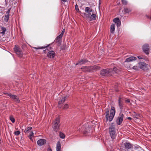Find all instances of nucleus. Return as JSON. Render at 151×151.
I'll list each match as a JSON object with an SVG mask.
<instances>
[{"label": "nucleus", "mask_w": 151, "mask_h": 151, "mask_svg": "<svg viewBox=\"0 0 151 151\" xmlns=\"http://www.w3.org/2000/svg\"><path fill=\"white\" fill-rule=\"evenodd\" d=\"M7 96L10 97V98L13 99L17 103H19L20 102L19 98L15 95L11 94V93H7Z\"/></svg>", "instance_id": "12"}, {"label": "nucleus", "mask_w": 151, "mask_h": 151, "mask_svg": "<svg viewBox=\"0 0 151 151\" xmlns=\"http://www.w3.org/2000/svg\"><path fill=\"white\" fill-rule=\"evenodd\" d=\"M60 136L62 139L64 138L65 137V134L61 132H60Z\"/></svg>", "instance_id": "32"}, {"label": "nucleus", "mask_w": 151, "mask_h": 151, "mask_svg": "<svg viewBox=\"0 0 151 151\" xmlns=\"http://www.w3.org/2000/svg\"><path fill=\"white\" fill-rule=\"evenodd\" d=\"M3 13L2 12H0V21H1L2 18H3Z\"/></svg>", "instance_id": "38"}, {"label": "nucleus", "mask_w": 151, "mask_h": 151, "mask_svg": "<svg viewBox=\"0 0 151 151\" xmlns=\"http://www.w3.org/2000/svg\"><path fill=\"white\" fill-rule=\"evenodd\" d=\"M9 15H7L6 14V15L4 17V20L6 22H7L8 21L9 19Z\"/></svg>", "instance_id": "33"}, {"label": "nucleus", "mask_w": 151, "mask_h": 151, "mask_svg": "<svg viewBox=\"0 0 151 151\" xmlns=\"http://www.w3.org/2000/svg\"><path fill=\"white\" fill-rule=\"evenodd\" d=\"M46 142V140L45 139H40L37 142V145L39 146H42L45 145Z\"/></svg>", "instance_id": "17"}, {"label": "nucleus", "mask_w": 151, "mask_h": 151, "mask_svg": "<svg viewBox=\"0 0 151 151\" xmlns=\"http://www.w3.org/2000/svg\"><path fill=\"white\" fill-rule=\"evenodd\" d=\"M127 119H129V120H131L132 119V118L131 117H127Z\"/></svg>", "instance_id": "48"}, {"label": "nucleus", "mask_w": 151, "mask_h": 151, "mask_svg": "<svg viewBox=\"0 0 151 151\" xmlns=\"http://www.w3.org/2000/svg\"><path fill=\"white\" fill-rule=\"evenodd\" d=\"M118 104L120 109H122L124 107L123 102L122 100V98L120 97L119 98Z\"/></svg>", "instance_id": "21"}, {"label": "nucleus", "mask_w": 151, "mask_h": 151, "mask_svg": "<svg viewBox=\"0 0 151 151\" xmlns=\"http://www.w3.org/2000/svg\"><path fill=\"white\" fill-rule=\"evenodd\" d=\"M14 134L16 135H18L20 134V132L19 131H16L14 133Z\"/></svg>", "instance_id": "42"}, {"label": "nucleus", "mask_w": 151, "mask_h": 151, "mask_svg": "<svg viewBox=\"0 0 151 151\" xmlns=\"http://www.w3.org/2000/svg\"><path fill=\"white\" fill-rule=\"evenodd\" d=\"M60 119L59 118H57L53 122L52 128L56 132L59 129L60 126Z\"/></svg>", "instance_id": "4"}, {"label": "nucleus", "mask_w": 151, "mask_h": 151, "mask_svg": "<svg viewBox=\"0 0 151 151\" xmlns=\"http://www.w3.org/2000/svg\"><path fill=\"white\" fill-rule=\"evenodd\" d=\"M62 41V37L59 35L56 38L55 41L58 46H60L61 44Z\"/></svg>", "instance_id": "13"}, {"label": "nucleus", "mask_w": 151, "mask_h": 151, "mask_svg": "<svg viewBox=\"0 0 151 151\" xmlns=\"http://www.w3.org/2000/svg\"><path fill=\"white\" fill-rule=\"evenodd\" d=\"M96 18V16L95 14H93V13L91 14L89 18L88 19L90 21L92 20H95Z\"/></svg>", "instance_id": "22"}, {"label": "nucleus", "mask_w": 151, "mask_h": 151, "mask_svg": "<svg viewBox=\"0 0 151 151\" xmlns=\"http://www.w3.org/2000/svg\"><path fill=\"white\" fill-rule=\"evenodd\" d=\"M75 9L77 12H80L78 8V6L77 4H76L75 6Z\"/></svg>", "instance_id": "35"}, {"label": "nucleus", "mask_w": 151, "mask_h": 151, "mask_svg": "<svg viewBox=\"0 0 151 151\" xmlns=\"http://www.w3.org/2000/svg\"><path fill=\"white\" fill-rule=\"evenodd\" d=\"M65 32V29H63V30H62V32L59 35V36L62 37Z\"/></svg>", "instance_id": "39"}, {"label": "nucleus", "mask_w": 151, "mask_h": 151, "mask_svg": "<svg viewBox=\"0 0 151 151\" xmlns=\"http://www.w3.org/2000/svg\"><path fill=\"white\" fill-rule=\"evenodd\" d=\"M57 151H61V150H57Z\"/></svg>", "instance_id": "55"}, {"label": "nucleus", "mask_w": 151, "mask_h": 151, "mask_svg": "<svg viewBox=\"0 0 151 151\" xmlns=\"http://www.w3.org/2000/svg\"><path fill=\"white\" fill-rule=\"evenodd\" d=\"M137 58L139 59H142L143 58L141 56H138Z\"/></svg>", "instance_id": "46"}, {"label": "nucleus", "mask_w": 151, "mask_h": 151, "mask_svg": "<svg viewBox=\"0 0 151 151\" xmlns=\"http://www.w3.org/2000/svg\"><path fill=\"white\" fill-rule=\"evenodd\" d=\"M110 136L112 139H114L116 137V131L115 126L112 124L109 128Z\"/></svg>", "instance_id": "6"}, {"label": "nucleus", "mask_w": 151, "mask_h": 151, "mask_svg": "<svg viewBox=\"0 0 151 151\" xmlns=\"http://www.w3.org/2000/svg\"><path fill=\"white\" fill-rule=\"evenodd\" d=\"M137 59L135 57L132 56L129 57V58H127L125 61V62H129L131 61H132L133 60H135Z\"/></svg>", "instance_id": "25"}, {"label": "nucleus", "mask_w": 151, "mask_h": 151, "mask_svg": "<svg viewBox=\"0 0 151 151\" xmlns=\"http://www.w3.org/2000/svg\"><path fill=\"white\" fill-rule=\"evenodd\" d=\"M68 105L67 104H66L64 105L63 108L64 109H68Z\"/></svg>", "instance_id": "41"}, {"label": "nucleus", "mask_w": 151, "mask_h": 151, "mask_svg": "<svg viewBox=\"0 0 151 151\" xmlns=\"http://www.w3.org/2000/svg\"><path fill=\"white\" fill-rule=\"evenodd\" d=\"M147 17L148 18H150L151 19V17H150L149 16H148L147 15Z\"/></svg>", "instance_id": "52"}, {"label": "nucleus", "mask_w": 151, "mask_h": 151, "mask_svg": "<svg viewBox=\"0 0 151 151\" xmlns=\"http://www.w3.org/2000/svg\"><path fill=\"white\" fill-rule=\"evenodd\" d=\"M49 45L45 46H42L40 47H34L33 48L36 49H44L46 48L45 50L43 51L45 53H46L48 51H49L50 50H52V48L50 47H49Z\"/></svg>", "instance_id": "9"}, {"label": "nucleus", "mask_w": 151, "mask_h": 151, "mask_svg": "<svg viewBox=\"0 0 151 151\" xmlns=\"http://www.w3.org/2000/svg\"><path fill=\"white\" fill-rule=\"evenodd\" d=\"M124 147L125 149L128 150L133 147L132 145L130 142H126L124 143Z\"/></svg>", "instance_id": "16"}, {"label": "nucleus", "mask_w": 151, "mask_h": 151, "mask_svg": "<svg viewBox=\"0 0 151 151\" xmlns=\"http://www.w3.org/2000/svg\"><path fill=\"white\" fill-rule=\"evenodd\" d=\"M149 45L147 44H145L142 46V50L143 52L146 55H148L150 52Z\"/></svg>", "instance_id": "10"}, {"label": "nucleus", "mask_w": 151, "mask_h": 151, "mask_svg": "<svg viewBox=\"0 0 151 151\" xmlns=\"http://www.w3.org/2000/svg\"><path fill=\"white\" fill-rule=\"evenodd\" d=\"M106 121H109L111 122L113 120L115 115L116 111L115 107L111 106V109L110 110V115L109 114V110L108 109H106Z\"/></svg>", "instance_id": "1"}, {"label": "nucleus", "mask_w": 151, "mask_h": 151, "mask_svg": "<svg viewBox=\"0 0 151 151\" xmlns=\"http://www.w3.org/2000/svg\"><path fill=\"white\" fill-rule=\"evenodd\" d=\"M55 56L54 51L50 50L49 51L47 54V56L49 58H52Z\"/></svg>", "instance_id": "14"}, {"label": "nucleus", "mask_w": 151, "mask_h": 151, "mask_svg": "<svg viewBox=\"0 0 151 151\" xmlns=\"http://www.w3.org/2000/svg\"><path fill=\"white\" fill-rule=\"evenodd\" d=\"M92 12L93 10L91 8L88 7H86L85 9V12L83 14V17L86 19H88Z\"/></svg>", "instance_id": "5"}, {"label": "nucleus", "mask_w": 151, "mask_h": 151, "mask_svg": "<svg viewBox=\"0 0 151 151\" xmlns=\"http://www.w3.org/2000/svg\"><path fill=\"white\" fill-rule=\"evenodd\" d=\"M139 66H134L132 68L135 70H138L139 69Z\"/></svg>", "instance_id": "37"}, {"label": "nucleus", "mask_w": 151, "mask_h": 151, "mask_svg": "<svg viewBox=\"0 0 151 151\" xmlns=\"http://www.w3.org/2000/svg\"><path fill=\"white\" fill-rule=\"evenodd\" d=\"M61 47L62 48H61L62 49V50L63 49V48H62V47Z\"/></svg>", "instance_id": "56"}, {"label": "nucleus", "mask_w": 151, "mask_h": 151, "mask_svg": "<svg viewBox=\"0 0 151 151\" xmlns=\"http://www.w3.org/2000/svg\"><path fill=\"white\" fill-rule=\"evenodd\" d=\"M66 97L65 96L60 100L58 102V107L59 108H61V105L64 103L66 100Z\"/></svg>", "instance_id": "20"}, {"label": "nucleus", "mask_w": 151, "mask_h": 151, "mask_svg": "<svg viewBox=\"0 0 151 151\" xmlns=\"http://www.w3.org/2000/svg\"><path fill=\"white\" fill-rule=\"evenodd\" d=\"M28 137H29V139L30 140H32L33 141V139H32V137H31V136H28Z\"/></svg>", "instance_id": "47"}, {"label": "nucleus", "mask_w": 151, "mask_h": 151, "mask_svg": "<svg viewBox=\"0 0 151 151\" xmlns=\"http://www.w3.org/2000/svg\"><path fill=\"white\" fill-rule=\"evenodd\" d=\"M47 151H52V149L50 148H48L47 149Z\"/></svg>", "instance_id": "49"}, {"label": "nucleus", "mask_w": 151, "mask_h": 151, "mask_svg": "<svg viewBox=\"0 0 151 151\" xmlns=\"http://www.w3.org/2000/svg\"><path fill=\"white\" fill-rule=\"evenodd\" d=\"M132 10V9L130 8L125 7L124 8L122 12L124 14H129L131 12Z\"/></svg>", "instance_id": "18"}, {"label": "nucleus", "mask_w": 151, "mask_h": 151, "mask_svg": "<svg viewBox=\"0 0 151 151\" xmlns=\"http://www.w3.org/2000/svg\"><path fill=\"white\" fill-rule=\"evenodd\" d=\"M91 72L99 70L100 68L99 66L96 65L91 66Z\"/></svg>", "instance_id": "24"}, {"label": "nucleus", "mask_w": 151, "mask_h": 151, "mask_svg": "<svg viewBox=\"0 0 151 151\" xmlns=\"http://www.w3.org/2000/svg\"><path fill=\"white\" fill-rule=\"evenodd\" d=\"M124 117V115L123 114L122 112H120L116 120V123L117 125H120L122 124L123 121Z\"/></svg>", "instance_id": "8"}, {"label": "nucleus", "mask_w": 151, "mask_h": 151, "mask_svg": "<svg viewBox=\"0 0 151 151\" xmlns=\"http://www.w3.org/2000/svg\"><path fill=\"white\" fill-rule=\"evenodd\" d=\"M0 31L1 32H0V33L3 35H4L5 34V32L6 31V29L5 27H2L1 28Z\"/></svg>", "instance_id": "28"}, {"label": "nucleus", "mask_w": 151, "mask_h": 151, "mask_svg": "<svg viewBox=\"0 0 151 151\" xmlns=\"http://www.w3.org/2000/svg\"><path fill=\"white\" fill-rule=\"evenodd\" d=\"M34 135V133L33 132H31L29 136H31V137H32Z\"/></svg>", "instance_id": "43"}, {"label": "nucleus", "mask_w": 151, "mask_h": 151, "mask_svg": "<svg viewBox=\"0 0 151 151\" xmlns=\"http://www.w3.org/2000/svg\"><path fill=\"white\" fill-rule=\"evenodd\" d=\"M139 148H141V147L137 145H135L134 147V148L135 149H139Z\"/></svg>", "instance_id": "40"}, {"label": "nucleus", "mask_w": 151, "mask_h": 151, "mask_svg": "<svg viewBox=\"0 0 151 151\" xmlns=\"http://www.w3.org/2000/svg\"><path fill=\"white\" fill-rule=\"evenodd\" d=\"M32 129V127H28L26 128L24 131V132L26 133H29V131L31 130Z\"/></svg>", "instance_id": "31"}, {"label": "nucleus", "mask_w": 151, "mask_h": 151, "mask_svg": "<svg viewBox=\"0 0 151 151\" xmlns=\"http://www.w3.org/2000/svg\"><path fill=\"white\" fill-rule=\"evenodd\" d=\"M82 71L85 72H91V66H86L83 67L81 68Z\"/></svg>", "instance_id": "15"}, {"label": "nucleus", "mask_w": 151, "mask_h": 151, "mask_svg": "<svg viewBox=\"0 0 151 151\" xmlns=\"http://www.w3.org/2000/svg\"><path fill=\"white\" fill-rule=\"evenodd\" d=\"M88 60L85 59H81L80 60L78 63H77L76 64V65H78V64L79 65H82V64L88 62Z\"/></svg>", "instance_id": "23"}, {"label": "nucleus", "mask_w": 151, "mask_h": 151, "mask_svg": "<svg viewBox=\"0 0 151 151\" xmlns=\"http://www.w3.org/2000/svg\"><path fill=\"white\" fill-rule=\"evenodd\" d=\"M115 30V24H112L110 27V32L111 33H114Z\"/></svg>", "instance_id": "27"}, {"label": "nucleus", "mask_w": 151, "mask_h": 151, "mask_svg": "<svg viewBox=\"0 0 151 151\" xmlns=\"http://www.w3.org/2000/svg\"><path fill=\"white\" fill-rule=\"evenodd\" d=\"M101 4V0H99V7H100V4Z\"/></svg>", "instance_id": "50"}, {"label": "nucleus", "mask_w": 151, "mask_h": 151, "mask_svg": "<svg viewBox=\"0 0 151 151\" xmlns=\"http://www.w3.org/2000/svg\"><path fill=\"white\" fill-rule=\"evenodd\" d=\"M10 10L9 9L8 10V11L6 12V14H7V15H9V12H10Z\"/></svg>", "instance_id": "44"}, {"label": "nucleus", "mask_w": 151, "mask_h": 151, "mask_svg": "<svg viewBox=\"0 0 151 151\" xmlns=\"http://www.w3.org/2000/svg\"><path fill=\"white\" fill-rule=\"evenodd\" d=\"M10 119L12 123H14L15 121V119L12 116H11Z\"/></svg>", "instance_id": "36"}, {"label": "nucleus", "mask_w": 151, "mask_h": 151, "mask_svg": "<svg viewBox=\"0 0 151 151\" xmlns=\"http://www.w3.org/2000/svg\"><path fill=\"white\" fill-rule=\"evenodd\" d=\"M139 67L141 69L145 70L148 69L147 64L144 62H139L138 63Z\"/></svg>", "instance_id": "11"}, {"label": "nucleus", "mask_w": 151, "mask_h": 151, "mask_svg": "<svg viewBox=\"0 0 151 151\" xmlns=\"http://www.w3.org/2000/svg\"><path fill=\"white\" fill-rule=\"evenodd\" d=\"M133 115L134 116V117L135 118L137 119H138L139 117H140V115L139 114H137L136 112L134 111L133 112Z\"/></svg>", "instance_id": "29"}, {"label": "nucleus", "mask_w": 151, "mask_h": 151, "mask_svg": "<svg viewBox=\"0 0 151 151\" xmlns=\"http://www.w3.org/2000/svg\"><path fill=\"white\" fill-rule=\"evenodd\" d=\"M61 145L60 142V141H58L57 144L56 145V150H61Z\"/></svg>", "instance_id": "26"}, {"label": "nucleus", "mask_w": 151, "mask_h": 151, "mask_svg": "<svg viewBox=\"0 0 151 151\" xmlns=\"http://www.w3.org/2000/svg\"><path fill=\"white\" fill-rule=\"evenodd\" d=\"M7 93H4V94H6V95H7Z\"/></svg>", "instance_id": "54"}, {"label": "nucleus", "mask_w": 151, "mask_h": 151, "mask_svg": "<svg viewBox=\"0 0 151 151\" xmlns=\"http://www.w3.org/2000/svg\"><path fill=\"white\" fill-rule=\"evenodd\" d=\"M112 72V68H107L101 70L100 72V74L103 76H110Z\"/></svg>", "instance_id": "3"}, {"label": "nucleus", "mask_w": 151, "mask_h": 151, "mask_svg": "<svg viewBox=\"0 0 151 151\" xmlns=\"http://www.w3.org/2000/svg\"><path fill=\"white\" fill-rule=\"evenodd\" d=\"M1 139H0V144H1Z\"/></svg>", "instance_id": "53"}, {"label": "nucleus", "mask_w": 151, "mask_h": 151, "mask_svg": "<svg viewBox=\"0 0 151 151\" xmlns=\"http://www.w3.org/2000/svg\"><path fill=\"white\" fill-rule=\"evenodd\" d=\"M91 128L88 124L83 125L81 129V132L85 136H91Z\"/></svg>", "instance_id": "2"}, {"label": "nucleus", "mask_w": 151, "mask_h": 151, "mask_svg": "<svg viewBox=\"0 0 151 151\" xmlns=\"http://www.w3.org/2000/svg\"><path fill=\"white\" fill-rule=\"evenodd\" d=\"M126 102L127 103H129L130 102V100L129 99H127L126 100Z\"/></svg>", "instance_id": "45"}, {"label": "nucleus", "mask_w": 151, "mask_h": 151, "mask_svg": "<svg viewBox=\"0 0 151 151\" xmlns=\"http://www.w3.org/2000/svg\"><path fill=\"white\" fill-rule=\"evenodd\" d=\"M122 4L126 5L127 4V1L126 0H121Z\"/></svg>", "instance_id": "34"}, {"label": "nucleus", "mask_w": 151, "mask_h": 151, "mask_svg": "<svg viewBox=\"0 0 151 151\" xmlns=\"http://www.w3.org/2000/svg\"><path fill=\"white\" fill-rule=\"evenodd\" d=\"M62 1H63V2H65L67 1V0H61Z\"/></svg>", "instance_id": "51"}, {"label": "nucleus", "mask_w": 151, "mask_h": 151, "mask_svg": "<svg viewBox=\"0 0 151 151\" xmlns=\"http://www.w3.org/2000/svg\"><path fill=\"white\" fill-rule=\"evenodd\" d=\"M114 71L116 73H119L120 72V70L118 69L116 67H114L113 69H112V72Z\"/></svg>", "instance_id": "30"}, {"label": "nucleus", "mask_w": 151, "mask_h": 151, "mask_svg": "<svg viewBox=\"0 0 151 151\" xmlns=\"http://www.w3.org/2000/svg\"><path fill=\"white\" fill-rule=\"evenodd\" d=\"M113 21L116 24L117 27H120L121 24V21L119 18L116 17L114 19Z\"/></svg>", "instance_id": "19"}, {"label": "nucleus", "mask_w": 151, "mask_h": 151, "mask_svg": "<svg viewBox=\"0 0 151 151\" xmlns=\"http://www.w3.org/2000/svg\"><path fill=\"white\" fill-rule=\"evenodd\" d=\"M14 50L19 57L22 58V52L19 46L15 45L14 48Z\"/></svg>", "instance_id": "7"}]
</instances>
